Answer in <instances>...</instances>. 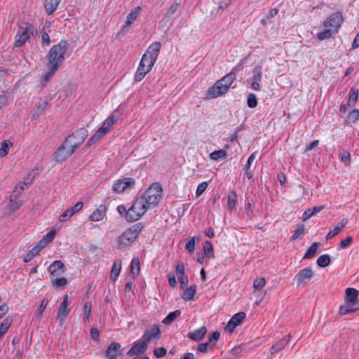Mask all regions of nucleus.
<instances>
[{
    "label": "nucleus",
    "mask_w": 359,
    "mask_h": 359,
    "mask_svg": "<svg viewBox=\"0 0 359 359\" xmlns=\"http://www.w3.org/2000/svg\"><path fill=\"white\" fill-rule=\"evenodd\" d=\"M161 48V43L156 41L151 43L142 57L137 69L135 74L136 81H142L151 70L154 65Z\"/></svg>",
    "instance_id": "nucleus-1"
},
{
    "label": "nucleus",
    "mask_w": 359,
    "mask_h": 359,
    "mask_svg": "<svg viewBox=\"0 0 359 359\" xmlns=\"http://www.w3.org/2000/svg\"><path fill=\"white\" fill-rule=\"evenodd\" d=\"M67 41L61 40L57 45H54L48 51L47 55L48 73L45 76L46 81L52 77L62 65L65 59V53L67 50Z\"/></svg>",
    "instance_id": "nucleus-2"
},
{
    "label": "nucleus",
    "mask_w": 359,
    "mask_h": 359,
    "mask_svg": "<svg viewBox=\"0 0 359 359\" xmlns=\"http://www.w3.org/2000/svg\"><path fill=\"white\" fill-rule=\"evenodd\" d=\"M148 208L140 197H137L133 203L128 208L124 205L117 207L118 212L128 222L139 220L147 212Z\"/></svg>",
    "instance_id": "nucleus-3"
},
{
    "label": "nucleus",
    "mask_w": 359,
    "mask_h": 359,
    "mask_svg": "<svg viewBox=\"0 0 359 359\" xmlns=\"http://www.w3.org/2000/svg\"><path fill=\"white\" fill-rule=\"evenodd\" d=\"M343 21L344 18L341 13L336 12L331 14L323 22L325 29L317 34L318 39L323 41L337 33Z\"/></svg>",
    "instance_id": "nucleus-4"
},
{
    "label": "nucleus",
    "mask_w": 359,
    "mask_h": 359,
    "mask_svg": "<svg viewBox=\"0 0 359 359\" xmlns=\"http://www.w3.org/2000/svg\"><path fill=\"white\" fill-rule=\"evenodd\" d=\"M143 228L144 224L142 222H139L135 224L125 231L118 237L117 248L119 250H123L130 247L138 238L140 233L142 231Z\"/></svg>",
    "instance_id": "nucleus-5"
},
{
    "label": "nucleus",
    "mask_w": 359,
    "mask_h": 359,
    "mask_svg": "<svg viewBox=\"0 0 359 359\" xmlns=\"http://www.w3.org/2000/svg\"><path fill=\"white\" fill-rule=\"evenodd\" d=\"M148 209L156 207L163 198V188L160 183H153L140 196Z\"/></svg>",
    "instance_id": "nucleus-6"
},
{
    "label": "nucleus",
    "mask_w": 359,
    "mask_h": 359,
    "mask_svg": "<svg viewBox=\"0 0 359 359\" xmlns=\"http://www.w3.org/2000/svg\"><path fill=\"white\" fill-rule=\"evenodd\" d=\"M67 145L69 144L64 141L53 153L52 157L56 162L63 163L78 149V144H74L73 148L70 147L69 149H66Z\"/></svg>",
    "instance_id": "nucleus-7"
},
{
    "label": "nucleus",
    "mask_w": 359,
    "mask_h": 359,
    "mask_svg": "<svg viewBox=\"0 0 359 359\" xmlns=\"http://www.w3.org/2000/svg\"><path fill=\"white\" fill-rule=\"evenodd\" d=\"M32 34L33 27L31 24L27 22L21 24L15 36L14 46L15 47H21L29 39Z\"/></svg>",
    "instance_id": "nucleus-8"
},
{
    "label": "nucleus",
    "mask_w": 359,
    "mask_h": 359,
    "mask_svg": "<svg viewBox=\"0 0 359 359\" xmlns=\"http://www.w3.org/2000/svg\"><path fill=\"white\" fill-rule=\"evenodd\" d=\"M88 135V130L85 128H80L75 132L69 135L65 140V142L67 143L70 147L73 148L74 144H78V149L85 141Z\"/></svg>",
    "instance_id": "nucleus-9"
},
{
    "label": "nucleus",
    "mask_w": 359,
    "mask_h": 359,
    "mask_svg": "<svg viewBox=\"0 0 359 359\" xmlns=\"http://www.w3.org/2000/svg\"><path fill=\"white\" fill-rule=\"evenodd\" d=\"M135 180L133 177H124L118 180L112 186L114 194H120L135 187Z\"/></svg>",
    "instance_id": "nucleus-10"
},
{
    "label": "nucleus",
    "mask_w": 359,
    "mask_h": 359,
    "mask_svg": "<svg viewBox=\"0 0 359 359\" xmlns=\"http://www.w3.org/2000/svg\"><path fill=\"white\" fill-rule=\"evenodd\" d=\"M236 69V68L234 67L229 74L218 80L209 90H229L236 79V73L234 72Z\"/></svg>",
    "instance_id": "nucleus-11"
},
{
    "label": "nucleus",
    "mask_w": 359,
    "mask_h": 359,
    "mask_svg": "<svg viewBox=\"0 0 359 359\" xmlns=\"http://www.w3.org/2000/svg\"><path fill=\"white\" fill-rule=\"evenodd\" d=\"M161 337V332L160 330V325L158 324H153L147 327L142 337V339L148 344L153 340L160 339Z\"/></svg>",
    "instance_id": "nucleus-12"
},
{
    "label": "nucleus",
    "mask_w": 359,
    "mask_h": 359,
    "mask_svg": "<svg viewBox=\"0 0 359 359\" xmlns=\"http://www.w3.org/2000/svg\"><path fill=\"white\" fill-rule=\"evenodd\" d=\"M314 271L310 267H306L299 271L294 276V280L298 287L305 286L313 277Z\"/></svg>",
    "instance_id": "nucleus-13"
},
{
    "label": "nucleus",
    "mask_w": 359,
    "mask_h": 359,
    "mask_svg": "<svg viewBox=\"0 0 359 359\" xmlns=\"http://www.w3.org/2000/svg\"><path fill=\"white\" fill-rule=\"evenodd\" d=\"M69 305L70 301L69 300V297L67 294H65L62 298V302L60 303L57 309V318L60 325L63 323L70 312V309L69 308Z\"/></svg>",
    "instance_id": "nucleus-14"
},
{
    "label": "nucleus",
    "mask_w": 359,
    "mask_h": 359,
    "mask_svg": "<svg viewBox=\"0 0 359 359\" xmlns=\"http://www.w3.org/2000/svg\"><path fill=\"white\" fill-rule=\"evenodd\" d=\"M141 11L142 8L140 6L135 7L130 11V13L126 16L125 25L121 28V32L123 34L128 32L131 25L140 15Z\"/></svg>",
    "instance_id": "nucleus-15"
},
{
    "label": "nucleus",
    "mask_w": 359,
    "mask_h": 359,
    "mask_svg": "<svg viewBox=\"0 0 359 359\" xmlns=\"http://www.w3.org/2000/svg\"><path fill=\"white\" fill-rule=\"evenodd\" d=\"M245 317L246 314L244 312H238L234 314L226 325L225 330L229 332H233L234 329L243 322Z\"/></svg>",
    "instance_id": "nucleus-16"
},
{
    "label": "nucleus",
    "mask_w": 359,
    "mask_h": 359,
    "mask_svg": "<svg viewBox=\"0 0 359 359\" xmlns=\"http://www.w3.org/2000/svg\"><path fill=\"white\" fill-rule=\"evenodd\" d=\"M148 344L142 339L141 341H136L133 344L132 347L126 353V355L131 357L139 354H143L147 350Z\"/></svg>",
    "instance_id": "nucleus-17"
},
{
    "label": "nucleus",
    "mask_w": 359,
    "mask_h": 359,
    "mask_svg": "<svg viewBox=\"0 0 359 359\" xmlns=\"http://www.w3.org/2000/svg\"><path fill=\"white\" fill-rule=\"evenodd\" d=\"M83 203L81 201L77 202L74 206L67 208L63 212L59 217L60 222H65L71 218L74 215L79 212L83 207Z\"/></svg>",
    "instance_id": "nucleus-18"
},
{
    "label": "nucleus",
    "mask_w": 359,
    "mask_h": 359,
    "mask_svg": "<svg viewBox=\"0 0 359 359\" xmlns=\"http://www.w3.org/2000/svg\"><path fill=\"white\" fill-rule=\"evenodd\" d=\"M262 77V67L260 65H257L252 70V78L248 81L250 83L251 88L253 90H259V83Z\"/></svg>",
    "instance_id": "nucleus-19"
},
{
    "label": "nucleus",
    "mask_w": 359,
    "mask_h": 359,
    "mask_svg": "<svg viewBox=\"0 0 359 359\" xmlns=\"http://www.w3.org/2000/svg\"><path fill=\"white\" fill-rule=\"evenodd\" d=\"M65 264L60 260L54 261L48 267V271L52 276H59L65 273Z\"/></svg>",
    "instance_id": "nucleus-20"
},
{
    "label": "nucleus",
    "mask_w": 359,
    "mask_h": 359,
    "mask_svg": "<svg viewBox=\"0 0 359 359\" xmlns=\"http://www.w3.org/2000/svg\"><path fill=\"white\" fill-rule=\"evenodd\" d=\"M207 331V327L205 326H202L192 332H189L187 334V337L192 341H199L204 338Z\"/></svg>",
    "instance_id": "nucleus-21"
},
{
    "label": "nucleus",
    "mask_w": 359,
    "mask_h": 359,
    "mask_svg": "<svg viewBox=\"0 0 359 359\" xmlns=\"http://www.w3.org/2000/svg\"><path fill=\"white\" fill-rule=\"evenodd\" d=\"M107 207L105 205H100L89 216V220L93 222L101 221L106 216Z\"/></svg>",
    "instance_id": "nucleus-22"
},
{
    "label": "nucleus",
    "mask_w": 359,
    "mask_h": 359,
    "mask_svg": "<svg viewBox=\"0 0 359 359\" xmlns=\"http://www.w3.org/2000/svg\"><path fill=\"white\" fill-rule=\"evenodd\" d=\"M121 349V346L118 342H111L108 346L105 352V356L107 359H115L119 351Z\"/></svg>",
    "instance_id": "nucleus-23"
},
{
    "label": "nucleus",
    "mask_w": 359,
    "mask_h": 359,
    "mask_svg": "<svg viewBox=\"0 0 359 359\" xmlns=\"http://www.w3.org/2000/svg\"><path fill=\"white\" fill-rule=\"evenodd\" d=\"M359 296V291L353 287H348L346 290V302L351 305L355 304Z\"/></svg>",
    "instance_id": "nucleus-24"
},
{
    "label": "nucleus",
    "mask_w": 359,
    "mask_h": 359,
    "mask_svg": "<svg viewBox=\"0 0 359 359\" xmlns=\"http://www.w3.org/2000/svg\"><path fill=\"white\" fill-rule=\"evenodd\" d=\"M290 335H286L283 337L280 341L273 344L270 349L271 354L273 355L281 351L288 344Z\"/></svg>",
    "instance_id": "nucleus-25"
},
{
    "label": "nucleus",
    "mask_w": 359,
    "mask_h": 359,
    "mask_svg": "<svg viewBox=\"0 0 359 359\" xmlns=\"http://www.w3.org/2000/svg\"><path fill=\"white\" fill-rule=\"evenodd\" d=\"M61 0H44L43 6L46 10V13L48 15H50L54 13L60 4Z\"/></svg>",
    "instance_id": "nucleus-26"
},
{
    "label": "nucleus",
    "mask_w": 359,
    "mask_h": 359,
    "mask_svg": "<svg viewBox=\"0 0 359 359\" xmlns=\"http://www.w3.org/2000/svg\"><path fill=\"white\" fill-rule=\"evenodd\" d=\"M196 293V285H191L189 287L185 289L181 294V297L185 301H191Z\"/></svg>",
    "instance_id": "nucleus-27"
},
{
    "label": "nucleus",
    "mask_w": 359,
    "mask_h": 359,
    "mask_svg": "<svg viewBox=\"0 0 359 359\" xmlns=\"http://www.w3.org/2000/svg\"><path fill=\"white\" fill-rule=\"evenodd\" d=\"M121 269V261L117 259L114 262L111 271V279L113 281L116 280Z\"/></svg>",
    "instance_id": "nucleus-28"
},
{
    "label": "nucleus",
    "mask_w": 359,
    "mask_h": 359,
    "mask_svg": "<svg viewBox=\"0 0 359 359\" xmlns=\"http://www.w3.org/2000/svg\"><path fill=\"white\" fill-rule=\"evenodd\" d=\"M52 98H53V97H50V96L47 97L39 104V106L37 107V109L36 111V114L34 115V118H37L41 114V113L48 107V105L49 102L51 101Z\"/></svg>",
    "instance_id": "nucleus-29"
},
{
    "label": "nucleus",
    "mask_w": 359,
    "mask_h": 359,
    "mask_svg": "<svg viewBox=\"0 0 359 359\" xmlns=\"http://www.w3.org/2000/svg\"><path fill=\"white\" fill-rule=\"evenodd\" d=\"M13 323V318L6 317L0 325V336L2 337L8 330Z\"/></svg>",
    "instance_id": "nucleus-30"
},
{
    "label": "nucleus",
    "mask_w": 359,
    "mask_h": 359,
    "mask_svg": "<svg viewBox=\"0 0 359 359\" xmlns=\"http://www.w3.org/2000/svg\"><path fill=\"white\" fill-rule=\"evenodd\" d=\"M181 311L176 310L170 312L168 316L162 320V323L165 325H170L177 318L181 316Z\"/></svg>",
    "instance_id": "nucleus-31"
},
{
    "label": "nucleus",
    "mask_w": 359,
    "mask_h": 359,
    "mask_svg": "<svg viewBox=\"0 0 359 359\" xmlns=\"http://www.w3.org/2000/svg\"><path fill=\"white\" fill-rule=\"evenodd\" d=\"M359 120V110L354 109L350 111L346 116L345 123H354Z\"/></svg>",
    "instance_id": "nucleus-32"
},
{
    "label": "nucleus",
    "mask_w": 359,
    "mask_h": 359,
    "mask_svg": "<svg viewBox=\"0 0 359 359\" xmlns=\"http://www.w3.org/2000/svg\"><path fill=\"white\" fill-rule=\"evenodd\" d=\"M256 158L255 153L252 154L248 158L247 163L245 165V175L250 180L252 178L253 175L250 170L251 165Z\"/></svg>",
    "instance_id": "nucleus-33"
},
{
    "label": "nucleus",
    "mask_w": 359,
    "mask_h": 359,
    "mask_svg": "<svg viewBox=\"0 0 359 359\" xmlns=\"http://www.w3.org/2000/svg\"><path fill=\"white\" fill-rule=\"evenodd\" d=\"M318 245H319L318 243H317V242L313 243L312 245L306 251L303 259L313 258L316 255Z\"/></svg>",
    "instance_id": "nucleus-34"
},
{
    "label": "nucleus",
    "mask_w": 359,
    "mask_h": 359,
    "mask_svg": "<svg viewBox=\"0 0 359 359\" xmlns=\"http://www.w3.org/2000/svg\"><path fill=\"white\" fill-rule=\"evenodd\" d=\"M330 256L327 254L320 255L316 261L318 266L321 268H325L329 266L330 264Z\"/></svg>",
    "instance_id": "nucleus-35"
},
{
    "label": "nucleus",
    "mask_w": 359,
    "mask_h": 359,
    "mask_svg": "<svg viewBox=\"0 0 359 359\" xmlns=\"http://www.w3.org/2000/svg\"><path fill=\"white\" fill-rule=\"evenodd\" d=\"M12 145H13L12 142L8 140H4L1 143L0 158H3L8 154V153L9 151V149Z\"/></svg>",
    "instance_id": "nucleus-36"
},
{
    "label": "nucleus",
    "mask_w": 359,
    "mask_h": 359,
    "mask_svg": "<svg viewBox=\"0 0 359 359\" xmlns=\"http://www.w3.org/2000/svg\"><path fill=\"white\" fill-rule=\"evenodd\" d=\"M203 248L204 250V252L206 256H208L210 258H213L214 255V250H213V245L209 241H205L203 244Z\"/></svg>",
    "instance_id": "nucleus-37"
},
{
    "label": "nucleus",
    "mask_w": 359,
    "mask_h": 359,
    "mask_svg": "<svg viewBox=\"0 0 359 359\" xmlns=\"http://www.w3.org/2000/svg\"><path fill=\"white\" fill-rule=\"evenodd\" d=\"M140 261L139 259L137 257H134L130 264V273L132 275L135 277L138 275L140 271Z\"/></svg>",
    "instance_id": "nucleus-38"
},
{
    "label": "nucleus",
    "mask_w": 359,
    "mask_h": 359,
    "mask_svg": "<svg viewBox=\"0 0 359 359\" xmlns=\"http://www.w3.org/2000/svg\"><path fill=\"white\" fill-rule=\"evenodd\" d=\"M92 304L90 302H86L83 306V320L88 321L90 318Z\"/></svg>",
    "instance_id": "nucleus-39"
},
{
    "label": "nucleus",
    "mask_w": 359,
    "mask_h": 359,
    "mask_svg": "<svg viewBox=\"0 0 359 359\" xmlns=\"http://www.w3.org/2000/svg\"><path fill=\"white\" fill-rule=\"evenodd\" d=\"M227 154L225 150L219 149L215 150L210 154V157L212 160H218L226 157Z\"/></svg>",
    "instance_id": "nucleus-40"
},
{
    "label": "nucleus",
    "mask_w": 359,
    "mask_h": 359,
    "mask_svg": "<svg viewBox=\"0 0 359 359\" xmlns=\"http://www.w3.org/2000/svg\"><path fill=\"white\" fill-rule=\"evenodd\" d=\"M304 224H299L296 228L293 235L290 238V241H294L297 240L300 236L304 234Z\"/></svg>",
    "instance_id": "nucleus-41"
},
{
    "label": "nucleus",
    "mask_w": 359,
    "mask_h": 359,
    "mask_svg": "<svg viewBox=\"0 0 359 359\" xmlns=\"http://www.w3.org/2000/svg\"><path fill=\"white\" fill-rule=\"evenodd\" d=\"M39 255V252L38 250H36L34 248H33L32 250H29L28 252L25 255L24 257L23 261L25 263L29 262L32 259H34L35 257L38 256Z\"/></svg>",
    "instance_id": "nucleus-42"
},
{
    "label": "nucleus",
    "mask_w": 359,
    "mask_h": 359,
    "mask_svg": "<svg viewBox=\"0 0 359 359\" xmlns=\"http://www.w3.org/2000/svg\"><path fill=\"white\" fill-rule=\"evenodd\" d=\"M199 238L195 236L190 238L186 243L185 248L189 252H193L195 250L196 241H198Z\"/></svg>",
    "instance_id": "nucleus-43"
},
{
    "label": "nucleus",
    "mask_w": 359,
    "mask_h": 359,
    "mask_svg": "<svg viewBox=\"0 0 359 359\" xmlns=\"http://www.w3.org/2000/svg\"><path fill=\"white\" fill-rule=\"evenodd\" d=\"M352 305H351L350 304H347L346 305H341L339 307V313L341 315V316H344V315H346V314H348L349 313H351V312H353V311H355L356 309H354L351 307Z\"/></svg>",
    "instance_id": "nucleus-44"
},
{
    "label": "nucleus",
    "mask_w": 359,
    "mask_h": 359,
    "mask_svg": "<svg viewBox=\"0 0 359 359\" xmlns=\"http://www.w3.org/2000/svg\"><path fill=\"white\" fill-rule=\"evenodd\" d=\"M247 104L250 108H255L257 105V96L254 93H249L247 97Z\"/></svg>",
    "instance_id": "nucleus-45"
},
{
    "label": "nucleus",
    "mask_w": 359,
    "mask_h": 359,
    "mask_svg": "<svg viewBox=\"0 0 359 359\" xmlns=\"http://www.w3.org/2000/svg\"><path fill=\"white\" fill-rule=\"evenodd\" d=\"M220 337V333L218 331H215L211 334H208V341L210 346H214L215 343L219 340Z\"/></svg>",
    "instance_id": "nucleus-46"
},
{
    "label": "nucleus",
    "mask_w": 359,
    "mask_h": 359,
    "mask_svg": "<svg viewBox=\"0 0 359 359\" xmlns=\"http://www.w3.org/2000/svg\"><path fill=\"white\" fill-rule=\"evenodd\" d=\"M236 203V194L235 191L231 192L228 195L227 204L230 209H233L235 208Z\"/></svg>",
    "instance_id": "nucleus-47"
},
{
    "label": "nucleus",
    "mask_w": 359,
    "mask_h": 359,
    "mask_svg": "<svg viewBox=\"0 0 359 359\" xmlns=\"http://www.w3.org/2000/svg\"><path fill=\"white\" fill-rule=\"evenodd\" d=\"M180 6V3H174L172 4L169 8L168 9L165 17L170 18L172 15H174L177 10L179 9Z\"/></svg>",
    "instance_id": "nucleus-48"
},
{
    "label": "nucleus",
    "mask_w": 359,
    "mask_h": 359,
    "mask_svg": "<svg viewBox=\"0 0 359 359\" xmlns=\"http://www.w3.org/2000/svg\"><path fill=\"white\" fill-rule=\"evenodd\" d=\"M266 285V280L264 278H257L254 280L253 287L255 290H259L263 288Z\"/></svg>",
    "instance_id": "nucleus-49"
},
{
    "label": "nucleus",
    "mask_w": 359,
    "mask_h": 359,
    "mask_svg": "<svg viewBox=\"0 0 359 359\" xmlns=\"http://www.w3.org/2000/svg\"><path fill=\"white\" fill-rule=\"evenodd\" d=\"M358 91H351L348 97V106L353 107L358 98Z\"/></svg>",
    "instance_id": "nucleus-50"
},
{
    "label": "nucleus",
    "mask_w": 359,
    "mask_h": 359,
    "mask_svg": "<svg viewBox=\"0 0 359 359\" xmlns=\"http://www.w3.org/2000/svg\"><path fill=\"white\" fill-rule=\"evenodd\" d=\"M227 91H208L205 99L210 100L224 95Z\"/></svg>",
    "instance_id": "nucleus-51"
},
{
    "label": "nucleus",
    "mask_w": 359,
    "mask_h": 359,
    "mask_svg": "<svg viewBox=\"0 0 359 359\" xmlns=\"http://www.w3.org/2000/svg\"><path fill=\"white\" fill-rule=\"evenodd\" d=\"M117 118H114V112L109 116L103 123L102 126L107 127L110 130V128L116 123Z\"/></svg>",
    "instance_id": "nucleus-52"
},
{
    "label": "nucleus",
    "mask_w": 359,
    "mask_h": 359,
    "mask_svg": "<svg viewBox=\"0 0 359 359\" xmlns=\"http://www.w3.org/2000/svg\"><path fill=\"white\" fill-rule=\"evenodd\" d=\"M53 284L57 287H62L67 284V280L65 277L57 278L53 281Z\"/></svg>",
    "instance_id": "nucleus-53"
},
{
    "label": "nucleus",
    "mask_w": 359,
    "mask_h": 359,
    "mask_svg": "<svg viewBox=\"0 0 359 359\" xmlns=\"http://www.w3.org/2000/svg\"><path fill=\"white\" fill-rule=\"evenodd\" d=\"M353 242L352 236H348L346 238L341 241L339 243V248L345 249L348 248Z\"/></svg>",
    "instance_id": "nucleus-54"
},
{
    "label": "nucleus",
    "mask_w": 359,
    "mask_h": 359,
    "mask_svg": "<svg viewBox=\"0 0 359 359\" xmlns=\"http://www.w3.org/2000/svg\"><path fill=\"white\" fill-rule=\"evenodd\" d=\"M56 234V231L55 230H51L49 232H48L43 237V239L47 242V243H51Z\"/></svg>",
    "instance_id": "nucleus-55"
},
{
    "label": "nucleus",
    "mask_w": 359,
    "mask_h": 359,
    "mask_svg": "<svg viewBox=\"0 0 359 359\" xmlns=\"http://www.w3.org/2000/svg\"><path fill=\"white\" fill-rule=\"evenodd\" d=\"M207 187H208V183L206 182L200 183L197 187L196 195L197 196H201L205 191V190L207 189Z\"/></svg>",
    "instance_id": "nucleus-56"
},
{
    "label": "nucleus",
    "mask_w": 359,
    "mask_h": 359,
    "mask_svg": "<svg viewBox=\"0 0 359 359\" xmlns=\"http://www.w3.org/2000/svg\"><path fill=\"white\" fill-rule=\"evenodd\" d=\"M167 351L163 347L156 348L154 354L156 358H162L166 355Z\"/></svg>",
    "instance_id": "nucleus-57"
},
{
    "label": "nucleus",
    "mask_w": 359,
    "mask_h": 359,
    "mask_svg": "<svg viewBox=\"0 0 359 359\" xmlns=\"http://www.w3.org/2000/svg\"><path fill=\"white\" fill-rule=\"evenodd\" d=\"M341 160L346 164L349 165L351 163V155L348 151H344L341 155Z\"/></svg>",
    "instance_id": "nucleus-58"
},
{
    "label": "nucleus",
    "mask_w": 359,
    "mask_h": 359,
    "mask_svg": "<svg viewBox=\"0 0 359 359\" xmlns=\"http://www.w3.org/2000/svg\"><path fill=\"white\" fill-rule=\"evenodd\" d=\"M90 337L93 340L98 341L100 340V331L96 327L90 329Z\"/></svg>",
    "instance_id": "nucleus-59"
},
{
    "label": "nucleus",
    "mask_w": 359,
    "mask_h": 359,
    "mask_svg": "<svg viewBox=\"0 0 359 359\" xmlns=\"http://www.w3.org/2000/svg\"><path fill=\"white\" fill-rule=\"evenodd\" d=\"M168 283L169 285L172 287H175L177 285V280H176V278H175V276L173 272H169L168 274Z\"/></svg>",
    "instance_id": "nucleus-60"
},
{
    "label": "nucleus",
    "mask_w": 359,
    "mask_h": 359,
    "mask_svg": "<svg viewBox=\"0 0 359 359\" xmlns=\"http://www.w3.org/2000/svg\"><path fill=\"white\" fill-rule=\"evenodd\" d=\"M341 231V227H335L334 229L330 230L326 236V239L329 240L337 235Z\"/></svg>",
    "instance_id": "nucleus-61"
},
{
    "label": "nucleus",
    "mask_w": 359,
    "mask_h": 359,
    "mask_svg": "<svg viewBox=\"0 0 359 359\" xmlns=\"http://www.w3.org/2000/svg\"><path fill=\"white\" fill-rule=\"evenodd\" d=\"M101 137L95 133L88 141L86 144V147H89L97 142Z\"/></svg>",
    "instance_id": "nucleus-62"
},
{
    "label": "nucleus",
    "mask_w": 359,
    "mask_h": 359,
    "mask_svg": "<svg viewBox=\"0 0 359 359\" xmlns=\"http://www.w3.org/2000/svg\"><path fill=\"white\" fill-rule=\"evenodd\" d=\"M41 43L43 45L48 46L50 43V39L46 32H43L41 34Z\"/></svg>",
    "instance_id": "nucleus-63"
},
{
    "label": "nucleus",
    "mask_w": 359,
    "mask_h": 359,
    "mask_svg": "<svg viewBox=\"0 0 359 359\" xmlns=\"http://www.w3.org/2000/svg\"><path fill=\"white\" fill-rule=\"evenodd\" d=\"M179 281L182 288H184L188 285L189 280L186 274L179 276Z\"/></svg>",
    "instance_id": "nucleus-64"
}]
</instances>
